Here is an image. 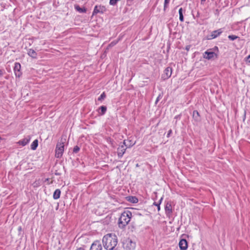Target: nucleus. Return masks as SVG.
Wrapping results in <instances>:
<instances>
[{
	"instance_id": "obj_31",
	"label": "nucleus",
	"mask_w": 250,
	"mask_h": 250,
	"mask_svg": "<svg viewBox=\"0 0 250 250\" xmlns=\"http://www.w3.org/2000/svg\"><path fill=\"white\" fill-rule=\"evenodd\" d=\"M172 130L171 129L169 130L168 131V133L167 134V138H169L170 136V135L172 134Z\"/></svg>"
},
{
	"instance_id": "obj_8",
	"label": "nucleus",
	"mask_w": 250,
	"mask_h": 250,
	"mask_svg": "<svg viewBox=\"0 0 250 250\" xmlns=\"http://www.w3.org/2000/svg\"><path fill=\"white\" fill-rule=\"evenodd\" d=\"M21 69V64L19 62H15L14 67V71L16 78H20L21 76L22 72Z\"/></svg>"
},
{
	"instance_id": "obj_13",
	"label": "nucleus",
	"mask_w": 250,
	"mask_h": 250,
	"mask_svg": "<svg viewBox=\"0 0 250 250\" xmlns=\"http://www.w3.org/2000/svg\"><path fill=\"white\" fill-rule=\"evenodd\" d=\"M180 250H187L188 248V242L185 239H181L179 243Z\"/></svg>"
},
{
	"instance_id": "obj_40",
	"label": "nucleus",
	"mask_w": 250,
	"mask_h": 250,
	"mask_svg": "<svg viewBox=\"0 0 250 250\" xmlns=\"http://www.w3.org/2000/svg\"><path fill=\"white\" fill-rule=\"evenodd\" d=\"M205 1H206V0H201V3L202 4H204Z\"/></svg>"
},
{
	"instance_id": "obj_41",
	"label": "nucleus",
	"mask_w": 250,
	"mask_h": 250,
	"mask_svg": "<svg viewBox=\"0 0 250 250\" xmlns=\"http://www.w3.org/2000/svg\"><path fill=\"white\" fill-rule=\"evenodd\" d=\"M2 140V138L0 136V142H1V141Z\"/></svg>"
},
{
	"instance_id": "obj_30",
	"label": "nucleus",
	"mask_w": 250,
	"mask_h": 250,
	"mask_svg": "<svg viewBox=\"0 0 250 250\" xmlns=\"http://www.w3.org/2000/svg\"><path fill=\"white\" fill-rule=\"evenodd\" d=\"M181 116H182V114H180L179 115H177L176 116H175L174 117V119H176V121L175 122V124H177V120H180L181 118Z\"/></svg>"
},
{
	"instance_id": "obj_21",
	"label": "nucleus",
	"mask_w": 250,
	"mask_h": 250,
	"mask_svg": "<svg viewBox=\"0 0 250 250\" xmlns=\"http://www.w3.org/2000/svg\"><path fill=\"white\" fill-rule=\"evenodd\" d=\"M99 110H101L100 112L99 111V114L100 115H104L105 114V113L106 111L107 107L105 105H102L99 107Z\"/></svg>"
},
{
	"instance_id": "obj_12",
	"label": "nucleus",
	"mask_w": 250,
	"mask_h": 250,
	"mask_svg": "<svg viewBox=\"0 0 250 250\" xmlns=\"http://www.w3.org/2000/svg\"><path fill=\"white\" fill-rule=\"evenodd\" d=\"M166 214L167 216L170 217L172 213V206L170 202H167L165 207Z\"/></svg>"
},
{
	"instance_id": "obj_35",
	"label": "nucleus",
	"mask_w": 250,
	"mask_h": 250,
	"mask_svg": "<svg viewBox=\"0 0 250 250\" xmlns=\"http://www.w3.org/2000/svg\"><path fill=\"white\" fill-rule=\"evenodd\" d=\"M117 42H111L110 44H109V46H114V45H115L116 44Z\"/></svg>"
},
{
	"instance_id": "obj_16",
	"label": "nucleus",
	"mask_w": 250,
	"mask_h": 250,
	"mask_svg": "<svg viewBox=\"0 0 250 250\" xmlns=\"http://www.w3.org/2000/svg\"><path fill=\"white\" fill-rule=\"evenodd\" d=\"M75 9L80 13H83L86 12V9L85 7L81 8L78 5H75Z\"/></svg>"
},
{
	"instance_id": "obj_7",
	"label": "nucleus",
	"mask_w": 250,
	"mask_h": 250,
	"mask_svg": "<svg viewBox=\"0 0 250 250\" xmlns=\"http://www.w3.org/2000/svg\"><path fill=\"white\" fill-rule=\"evenodd\" d=\"M222 32L223 30L221 28L216 30L213 31L212 32H211L210 34L207 36V38L208 40H212L215 39L219 36Z\"/></svg>"
},
{
	"instance_id": "obj_14",
	"label": "nucleus",
	"mask_w": 250,
	"mask_h": 250,
	"mask_svg": "<svg viewBox=\"0 0 250 250\" xmlns=\"http://www.w3.org/2000/svg\"><path fill=\"white\" fill-rule=\"evenodd\" d=\"M31 137L30 136H27L24 138L20 140L18 142V144H19L20 145H21L22 146H25L29 143Z\"/></svg>"
},
{
	"instance_id": "obj_11",
	"label": "nucleus",
	"mask_w": 250,
	"mask_h": 250,
	"mask_svg": "<svg viewBox=\"0 0 250 250\" xmlns=\"http://www.w3.org/2000/svg\"><path fill=\"white\" fill-rule=\"evenodd\" d=\"M126 149L124 145H120L117 148V154L119 158H121L125 154Z\"/></svg>"
},
{
	"instance_id": "obj_37",
	"label": "nucleus",
	"mask_w": 250,
	"mask_h": 250,
	"mask_svg": "<svg viewBox=\"0 0 250 250\" xmlns=\"http://www.w3.org/2000/svg\"><path fill=\"white\" fill-rule=\"evenodd\" d=\"M76 250H85L84 249H83V248H79L77 249Z\"/></svg>"
},
{
	"instance_id": "obj_23",
	"label": "nucleus",
	"mask_w": 250,
	"mask_h": 250,
	"mask_svg": "<svg viewBox=\"0 0 250 250\" xmlns=\"http://www.w3.org/2000/svg\"><path fill=\"white\" fill-rule=\"evenodd\" d=\"M163 199V197H161L158 203L154 202L153 205L157 207L158 211L160 210V204Z\"/></svg>"
},
{
	"instance_id": "obj_5",
	"label": "nucleus",
	"mask_w": 250,
	"mask_h": 250,
	"mask_svg": "<svg viewBox=\"0 0 250 250\" xmlns=\"http://www.w3.org/2000/svg\"><path fill=\"white\" fill-rule=\"evenodd\" d=\"M214 49H218V47L215 46L213 48L208 49L203 54L204 58L208 60L217 58V55L213 51Z\"/></svg>"
},
{
	"instance_id": "obj_1",
	"label": "nucleus",
	"mask_w": 250,
	"mask_h": 250,
	"mask_svg": "<svg viewBox=\"0 0 250 250\" xmlns=\"http://www.w3.org/2000/svg\"><path fill=\"white\" fill-rule=\"evenodd\" d=\"M118 243L117 235L115 233H108L102 239V245L106 250H113Z\"/></svg>"
},
{
	"instance_id": "obj_34",
	"label": "nucleus",
	"mask_w": 250,
	"mask_h": 250,
	"mask_svg": "<svg viewBox=\"0 0 250 250\" xmlns=\"http://www.w3.org/2000/svg\"><path fill=\"white\" fill-rule=\"evenodd\" d=\"M5 73V71L4 69H0V77L2 76Z\"/></svg>"
},
{
	"instance_id": "obj_10",
	"label": "nucleus",
	"mask_w": 250,
	"mask_h": 250,
	"mask_svg": "<svg viewBox=\"0 0 250 250\" xmlns=\"http://www.w3.org/2000/svg\"><path fill=\"white\" fill-rule=\"evenodd\" d=\"M102 246L99 241H95L92 244L90 250H102Z\"/></svg>"
},
{
	"instance_id": "obj_22",
	"label": "nucleus",
	"mask_w": 250,
	"mask_h": 250,
	"mask_svg": "<svg viewBox=\"0 0 250 250\" xmlns=\"http://www.w3.org/2000/svg\"><path fill=\"white\" fill-rule=\"evenodd\" d=\"M38 146V140L37 139L35 140L31 145V149L35 150L37 149Z\"/></svg>"
},
{
	"instance_id": "obj_26",
	"label": "nucleus",
	"mask_w": 250,
	"mask_h": 250,
	"mask_svg": "<svg viewBox=\"0 0 250 250\" xmlns=\"http://www.w3.org/2000/svg\"><path fill=\"white\" fill-rule=\"evenodd\" d=\"M106 140L108 144H111L112 145H113L114 140L112 139L110 137H107L106 138Z\"/></svg>"
},
{
	"instance_id": "obj_42",
	"label": "nucleus",
	"mask_w": 250,
	"mask_h": 250,
	"mask_svg": "<svg viewBox=\"0 0 250 250\" xmlns=\"http://www.w3.org/2000/svg\"><path fill=\"white\" fill-rule=\"evenodd\" d=\"M192 15H193V17L194 19H195V17L194 16V14H192Z\"/></svg>"
},
{
	"instance_id": "obj_36",
	"label": "nucleus",
	"mask_w": 250,
	"mask_h": 250,
	"mask_svg": "<svg viewBox=\"0 0 250 250\" xmlns=\"http://www.w3.org/2000/svg\"><path fill=\"white\" fill-rule=\"evenodd\" d=\"M246 60L250 62V54L246 58Z\"/></svg>"
},
{
	"instance_id": "obj_3",
	"label": "nucleus",
	"mask_w": 250,
	"mask_h": 250,
	"mask_svg": "<svg viewBox=\"0 0 250 250\" xmlns=\"http://www.w3.org/2000/svg\"><path fill=\"white\" fill-rule=\"evenodd\" d=\"M64 142L63 141L62 139L60 142H58L57 144L56 149H55V157L57 158H61L64 151Z\"/></svg>"
},
{
	"instance_id": "obj_28",
	"label": "nucleus",
	"mask_w": 250,
	"mask_h": 250,
	"mask_svg": "<svg viewBox=\"0 0 250 250\" xmlns=\"http://www.w3.org/2000/svg\"><path fill=\"white\" fill-rule=\"evenodd\" d=\"M128 143V147H130L134 146L135 144V142H132L131 140H127Z\"/></svg>"
},
{
	"instance_id": "obj_15",
	"label": "nucleus",
	"mask_w": 250,
	"mask_h": 250,
	"mask_svg": "<svg viewBox=\"0 0 250 250\" xmlns=\"http://www.w3.org/2000/svg\"><path fill=\"white\" fill-rule=\"evenodd\" d=\"M192 117L194 120L196 122H199L200 121V116L199 113L197 110H194L193 112Z\"/></svg>"
},
{
	"instance_id": "obj_33",
	"label": "nucleus",
	"mask_w": 250,
	"mask_h": 250,
	"mask_svg": "<svg viewBox=\"0 0 250 250\" xmlns=\"http://www.w3.org/2000/svg\"><path fill=\"white\" fill-rule=\"evenodd\" d=\"M161 98H162V96H161V95H159L157 97V99H156V100L155 104H157V103H158V102H159V101L160 100V99H161Z\"/></svg>"
},
{
	"instance_id": "obj_17",
	"label": "nucleus",
	"mask_w": 250,
	"mask_h": 250,
	"mask_svg": "<svg viewBox=\"0 0 250 250\" xmlns=\"http://www.w3.org/2000/svg\"><path fill=\"white\" fill-rule=\"evenodd\" d=\"M61 191L59 189H57L55 190L53 193V198L55 200L58 199L60 197Z\"/></svg>"
},
{
	"instance_id": "obj_24",
	"label": "nucleus",
	"mask_w": 250,
	"mask_h": 250,
	"mask_svg": "<svg viewBox=\"0 0 250 250\" xmlns=\"http://www.w3.org/2000/svg\"><path fill=\"white\" fill-rule=\"evenodd\" d=\"M106 97V95L104 92H103L101 95L100 96V97L98 98V101H102L105 99Z\"/></svg>"
},
{
	"instance_id": "obj_4",
	"label": "nucleus",
	"mask_w": 250,
	"mask_h": 250,
	"mask_svg": "<svg viewBox=\"0 0 250 250\" xmlns=\"http://www.w3.org/2000/svg\"><path fill=\"white\" fill-rule=\"evenodd\" d=\"M123 247L125 250H134L136 248V243L131 239L127 238L123 242Z\"/></svg>"
},
{
	"instance_id": "obj_38",
	"label": "nucleus",
	"mask_w": 250,
	"mask_h": 250,
	"mask_svg": "<svg viewBox=\"0 0 250 250\" xmlns=\"http://www.w3.org/2000/svg\"><path fill=\"white\" fill-rule=\"evenodd\" d=\"M190 47V46L189 45L187 46L186 47V49L188 51V50H189Z\"/></svg>"
},
{
	"instance_id": "obj_32",
	"label": "nucleus",
	"mask_w": 250,
	"mask_h": 250,
	"mask_svg": "<svg viewBox=\"0 0 250 250\" xmlns=\"http://www.w3.org/2000/svg\"><path fill=\"white\" fill-rule=\"evenodd\" d=\"M127 140H124L122 145H124L125 146V147H128V144H127Z\"/></svg>"
},
{
	"instance_id": "obj_20",
	"label": "nucleus",
	"mask_w": 250,
	"mask_h": 250,
	"mask_svg": "<svg viewBox=\"0 0 250 250\" xmlns=\"http://www.w3.org/2000/svg\"><path fill=\"white\" fill-rule=\"evenodd\" d=\"M185 12V10H183L181 7L179 9V20L183 22L184 20L183 13Z\"/></svg>"
},
{
	"instance_id": "obj_9",
	"label": "nucleus",
	"mask_w": 250,
	"mask_h": 250,
	"mask_svg": "<svg viewBox=\"0 0 250 250\" xmlns=\"http://www.w3.org/2000/svg\"><path fill=\"white\" fill-rule=\"evenodd\" d=\"M172 68L171 67H167L164 71V73L162 76V78L164 80L168 79L172 74Z\"/></svg>"
},
{
	"instance_id": "obj_18",
	"label": "nucleus",
	"mask_w": 250,
	"mask_h": 250,
	"mask_svg": "<svg viewBox=\"0 0 250 250\" xmlns=\"http://www.w3.org/2000/svg\"><path fill=\"white\" fill-rule=\"evenodd\" d=\"M128 201L132 203H137L138 202V199L135 196H130L126 197Z\"/></svg>"
},
{
	"instance_id": "obj_29",
	"label": "nucleus",
	"mask_w": 250,
	"mask_h": 250,
	"mask_svg": "<svg viewBox=\"0 0 250 250\" xmlns=\"http://www.w3.org/2000/svg\"><path fill=\"white\" fill-rule=\"evenodd\" d=\"M169 1H170V0H165L164 6V11L166 10V9L167 7V5L169 3Z\"/></svg>"
},
{
	"instance_id": "obj_27",
	"label": "nucleus",
	"mask_w": 250,
	"mask_h": 250,
	"mask_svg": "<svg viewBox=\"0 0 250 250\" xmlns=\"http://www.w3.org/2000/svg\"><path fill=\"white\" fill-rule=\"evenodd\" d=\"M80 150V147L78 146H76L73 148V153H77Z\"/></svg>"
},
{
	"instance_id": "obj_2",
	"label": "nucleus",
	"mask_w": 250,
	"mask_h": 250,
	"mask_svg": "<svg viewBox=\"0 0 250 250\" xmlns=\"http://www.w3.org/2000/svg\"><path fill=\"white\" fill-rule=\"evenodd\" d=\"M132 217V213L129 210H125L122 212L118 220L119 228L124 229L130 221Z\"/></svg>"
},
{
	"instance_id": "obj_6",
	"label": "nucleus",
	"mask_w": 250,
	"mask_h": 250,
	"mask_svg": "<svg viewBox=\"0 0 250 250\" xmlns=\"http://www.w3.org/2000/svg\"><path fill=\"white\" fill-rule=\"evenodd\" d=\"M106 11V7L102 5H96L94 7V10L92 12V15H97L98 13L103 14Z\"/></svg>"
},
{
	"instance_id": "obj_39",
	"label": "nucleus",
	"mask_w": 250,
	"mask_h": 250,
	"mask_svg": "<svg viewBox=\"0 0 250 250\" xmlns=\"http://www.w3.org/2000/svg\"><path fill=\"white\" fill-rule=\"evenodd\" d=\"M200 16V13L199 12H197L196 17H199Z\"/></svg>"
},
{
	"instance_id": "obj_25",
	"label": "nucleus",
	"mask_w": 250,
	"mask_h": 250,
	"mask_svg": "<svg viewBox=\"0 0 250 250\" xmlns=\"http://www.w3.org/2000/svg\"><path fill=\"white\" fill-rule=\"evenodd\" d=\"M228 38L231 41H234L235 39L239 38V37L235 36V35H229L228 36Z\"/></svg>"
},
{
	"instance_id": "obj_19",
	"label": "nucleus",
	"mask_w": 250,
	"mask_h": 250,
	"mask_svg": "<svg viewBox=\"0 0 250 250\" xmlns=\"http://www.w3.org/2000/svg\"><path fill=\"white\" fill-rule=\"evenodd\" d=\"M28 55L33 58H36L37 54L34 50L29 49L28 51Z\"/></svg>"
}]
</instances>
